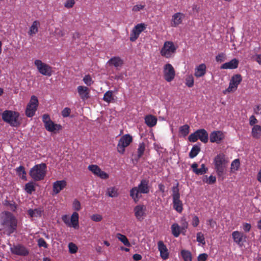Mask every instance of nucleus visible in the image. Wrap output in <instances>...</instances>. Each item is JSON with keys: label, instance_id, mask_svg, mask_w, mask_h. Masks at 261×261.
Listing matches in <instances>:
<instances>
[{"label": "nucleus", "instance_id": "obj_1", "mask_svg": "<svg viewBox=\"0 0 261 261\" xmlns=\"http://www.w3.org/2000/svg\"><path fill=\"white\" fill-rule=\"evenodd\" d=\"M0 222L8 236H10L16 231L18 220L11 212L8 211L3 212L1 217Z\"/></svg>", "mask_w": 261, "mask_h": 261}, {"label": "nucleus", "instance_id": "obj_2", "mask_svg": "<svg viewBox=\"0 0 261 261\" xmlns=\"http://www.w3.org/2000/svg\"><path fill=\"white\" fill-rule=\"evenodd\" d=\"M149 184V180L143 179L137 186L134 187L130 190V197L135 202H138L142 197L143 194H147L149 193L150 187Z\"/></svg>", "mask_w": 261, "mask_h": 261}, {"label": "nucleus", "instance_id": "obj_3", "mask_svg": "<svg viewBox=\"0 0 261 261\" xmlns=\"http://www.w3.org/2000/svg\"><path fill=\"white\" fill-rule=\"evenodd\" d=\"M227 162L223 153L218 154L214 159L215 170L219 179L221 180H223L225 177Z\"/></svg>", "mask_w": 261, "mask_h": 261}, {"label": "nucleus", "instance_id": "obj_4", "mask_svg": "<svg viewBox=\"0 0 261 261\" xmlns=\"http://www.w3.org/2000/svg\"><path fill=\"white\" fill-rule=\"evenodd\" d=\"M2 118L12 127H18L21 124L20 114L16 111L5 110L2 114Z\"/></svg>", "mask_w": 261, "mask_h": 261}, {"label": "nucleus", "instance_id": "obj_5", "mask_svg": "<svg viewBox=\"0 0 261 261\" xmlns=\"http://www.w3.org/2000/svg\"><path fill=\"white\" fill-rule=\"evenodd\" d=\"M46 168L45 163L36 165L30 169L29 174L35 181L43 180L46 175Z\"/></svg>", "mask_w": 261, "mask_h": 261}, {"label": "nucleus", "instance_id": "obj_6", "mask_svg": "<svg viewBox=\"0 0 261 261\" xmlns=\"http://www.w3.org/2000/svg\"><path fill=\"white\" fill-rule=\"evenodd\" d=\"M179 183L177 182L175 186L172 188L173 207L178 213H181L183 211V204L180 199Z\"/></svg>", "mask_w": 261, "mask_h": 261}, {"label": "nucleus", "instance_id": "obj_7", "mask_svg": "<svg viewBox=\"0 0 261 261\" xmlns=\"http://www.w3.org/2000/svg\"><path fill=\"white\" fill-rule=\"evenodd\" d=\"M188 139L191 142H195L199 139L202 142L206 143L208 140V135L205 129H199L190 135Z\"/></svg>", "mask_w": 261, "mask_h": 261}, {"label": "nucleus", "instance_id": "obj_8", "mask_svg": "<svg viewBox=\"0 0 261 261\" xmlns=\"http://www.w3.org/2000/svg\"><path fill=\"white\" fill-rule=\"evenodd\" d=\"M79 214L75 212L72 214L70 220L67 215H63L62 220L64 223L68 227H72L75 229H77L79 227Z\"/></svg>", "mask_w": 261, "mask_h": 261}, {"label": "nucleus", "instance_id": "obj_9", "mask_svg": "<svg viewBox=\"0 0 261 261\" xmlns=\"http://www.w3.org/2000/svg\"><path fill=\"white\" fill-rule=\"evenodd\" d=\"M38 106V100L37 97L33 95L27 106L25 115L28 117H32L35 114Z\"/></svg>", "mask_w": 261, "mask_h": 261}, {"label": "nucleus", "instance_id": "obj_10", "mask_svg": "<svg viewBox=\"0 0 261 261\" xmlns=\"http://www.w3.org/2000/svg\"><path fill=\"white\" fill-rule=\"evenodd\" d=\"M176 48L173 42L166 41L161 50V54L166 58L171 57L175 54Z\"/></svg>", "mask_w": 261, "mask_h": 261}, {"label": "nucleus", "instance_id": "obj_11", "mask_svg": "<svg viewBox=\"0 0 261 261\" xmlns=\"http://www.w3.org/2000/svg\"><path fill=\"white\" fill-rule=\"evenodd\" d=\"M132 141V137L128 134L121 137L117 145V151L119 153L123 154L125 151V148L128 146Z\"/></svg>", "mask_w": 261, "mask_h": 261}, {"label": "nucleus", "instance_id": "obj_12", "mask_svg": "<svg viewBox=\"0 0 261 261\" xmlns=\"http://www.w3.org/2000/svg\"><path fill=\"white\" fill-rule=\"evenodd\" d=\"M146 207L144 204H138L134 207V212L136 219L142 221L146 216Z\"/></svg>", "mask_w": 261, "mask_h": 261}, {"label": "nucleus", "instance_id": "obj_13", "mask_svg": "<svg viewBox=\"0 0 261 261\" xmlns=\"http://www.w3.org/2000/svg\"><path fill=\"white\" fill-rule=\"evenodd\" d=\"M146 28V25L143 23H139L135 25L133 28L130 36V40L132 42L136 41L139 35Z\"/></svg>", "mask_w": 261, "mask_h": 261}, {"label": "nucleus", "instance_id": "obj_14", "mask_svg": "<svg viewBox=\"0 0 261 261\" xmlns=\"http://www.w3.org/2000/svg\"><path fill=\"white\" fill-rule=\"evenodd\" d=\"M241 81L242 77L241 75L236 74L232 76L230 81L229 86L226 90V91L227 92H234L236 90Z\"/></svg>", "mask_w": 261, "mask_h": 261}, {"label": "nucleus", "instance_id": "obj_15", "mask_svg": "<svg viewBox=\"0 0 261 261\" xmlns=\"http://www.w3.org/2000/svg\"><path fill=\"white\" fill-rule=\"evenodd\" d=\"M231 236L234 242L240 246H242L243 243L246 241L247 236L243 232L238 230L234 231Z\"/></svg>", "mask_w": 261, "mask_h": 261}, {"label": "nucleus", "instance_id": "obj_16", "mask_svg": "<svg viewBox=\"0 0 261 261\" xmlns=\"http://www.w3.org/2000/svg\"><path fill=\"white\" fill-rule=\"evenodd\" d=\"M88 169L94 175H97L101 179H106L109 178V175L96 165H90L88 166Z\"/></svg>", "mask_w": 261, "mask_h": 261}, {"label": "nucleus", "instance_id": "obj_17", "mask_svg": "<svg viewBox=\"0 0 261 261\" xmlns=\"http://www.w3.org/2000/svg\"><path fill=\"white\" fill-rule=\"evenodd\" d=\"M11 252L17 255L27 256L29 254V252L25 247L22 245H14L11 247Z\"/></svg>", "mask_w": 261, "mask_h": 261}, {"label": "nucleus", "instance_id": "obj_18", "mask_svg": "<svg viewBox=\"0 0 261 261\" xmlns=\"http://www.w3.org/2000/svg\"><path fill=\"white\" fill-rule=\"evenodd\" d=\"M175 72L173 66H164L163 76L164 79L168 82H171L175 77Z\"/></svg>", "mask_w": 261, "mask_h": 261}, {"label": "nucleus", "instance_id": "obj_19", "mask_svg": "<svg viewBox=\"0 0 261 261\" xmlns=\"http://www.w3.org/2000/svg\"><path fill=\"white\" fill-rule=\"evenodd\" d=\"M224 138V134L220 130L213 131L210 135V140L212 143H219Z\"/></svg>", "mask_w": 261, "mask_h": 261}, {"label": "nucleus", "instance_id": "obj_20", "mask_svg": "<svg viewBox=\"0 0 261 261\" xmlns=\"http://www.w3.org/2000/svg\"><path fill=\"white\" fill-rule=\"evenodd\" d=\"M158 250L160 252L161 258L164 260L167 259L169 257L168 250L166 246L164 244L163 242L160 241L158 243Z\"/></svg>", "mask_w": 261, "mask_h": 261}, {"label": "nucleus", "instance_id": "obj_21", "mask_svg": "<svg viewBox=\"0 0 261 261\" xmlns=\"http://www.w3.org/2000/svg\"><path fill=\"white\" fill-rule=\"evenodd\" d=\"M67 186V182L65 180H57L53 183V192L58 194L63 190Z\"/></svg>", "mask_w": 261, "mask_h": 261}, {"label": "nucleus", "instance_id": "obj_22", "mask_svg": "<svg viewBox=\"0 0 261 261\" xmlns=\"http://www.w3.org/2000/svg\"><path fill=\"white\" fill-rule=\"evenodd\" d=\"M77 90L81 99L86 100L89 98V90L87 87L79 86Z\"/></svg>", "mask_w": 261, "mask_h": 261}, {"label": "nucleus", "instance_id": "obj_23", "mask_svg": "<svg viewBox=\"0 0 261 261\" xmlns=\"http://www.w3.org/2000/svg\"><path fill=\"white\" fill-rule=\"evenodd\" d=\"M45 129L50 132L56 133L62 129V126L60 124H55L53 121H49L48 123L44 125Z\"/></svg>", "mask_w": 261, "mask_h": 261}, {"label": "nucleus", "instance_id": "obj_24", "mask_svg": "<svg viewBox=\"0 0 261 261\" xmlns=\"http://www.w3.org/2000/svg\"><path fill=\"white\" fill-rule=\"evenodd\" d=\"M184 17V15L181 13H176L172 16L171 26L176 27L181 23L182 19Z\"/></svg>", "mask_w": 261, "mask_h": 261}, {"label": "nucleus", "instance_id": "obj_25", "mask_svg": "<svg viewBox=\"0 0 261 261\" xmlns=\"http://www.w3.org/2000/svg\"><path fill=\"white\" fill-rule=\"evenodd\" d=\"M44 212V209L42 207H39L37 208L29 209L28 211V214L30 217H41L42 213Z\"/></svg>", "mask_w": 261, "mask_h": 261}, {"label": "nucleus", "instance_id": "obj_26", "mask_svg": "<svg viewBox=\"0 0 261 261\" xmlns=\"http://www.w3.org/2000/svg\"><path fill=\"white\" fill-rule=\"evenodd\" d=\"M144 120L145 124L150 127L155 126L157 123V118L152 115L146 116Z\"/></svg>", "mask_w": 261, "mask_h": 261}, {"label": "nucleus", "instance_id": "obj_27", "mask_svg": "<svg viewBox=\"0 0 261 261\" xmlns=\"http://www.w3.org/2000/svg\"><path fill=\"white\" fill-rule=\"evenodd\" d=\"M37 68L39 72L43 75L49 76L52 74L51 66H37Z\"/></svg>", "mask_w": 261, "mask_h": 261}, {"label": "nucleus", "instance_id": "obj_28", "mask_svg": "<svg viewBox=\"0 0 261 261\" xmlns=\"http://www.w3.org/2000/svg\"><path fill=\"white\" fill-rule=\"evenodd\" d=\"M251 134L254 138H260L261 137V126L259 125H254L252 128Z\"/></svg>", "mask_w": 261, "mask_h": 261}, {"label": "nucleus", "instance_id": "obj_29", "mask_svg": "<svg viewBox=\"0 0 261 261\" xmlns=\"http://www.w3.org/2000/svg\"><path fill=\"white\" fill-rule=\"evenodd\" d=\"M106 194L112 198L117 197L119 195L118 189L115 187H111L107 189Z\"/></svg>", "mask_w": 261, "mask_h": 261}, {"label": "nucleus", "instance_id": "obj_30", "mask_svg": "<svg viewBox=\"0 0 261 261\" xmlns=\"http://www.w3.org/2000/svg\"><path fill=\"white\" fill-rule=\"evenodd\" d=\"M172 233L174 237L177 238L180 235V233H182L180 227L177 223H173L171 227Z\"/></svg>", "mask_w": 261, "mask_h": 261}, {"label": "nucleus", "instance_id": "obj_31", "mask_svg": "<svg viewBox=\"0 0 261 261\" xmlns=\"http://www.w3.org/2000/svg\"><path fill=\"white\" fill-rule=\"evenodd\" d=\"M198 164L196 163H194L191 165V168L193 172L197 175H203L207 172V170H202L201 168H198Z\"/></svg>", "mask_w": 261, "mask_h": 261}, {"label": "nucleus", "instance_id": "obj_32", "mask_svg": "<svg viewBox=\"0 0 261 261\" xmlns=\"http://www.w3.org/2000/svg\"><path fill=\"white\" fill-rule=\"evenodd\" d=\"M206 66H197L195 69L194 75L197 77L203 76L205 73Z\"/></svg>", "mask_w": 261, "mask_h": 261}, {"label": "nucleus", "instance_id": "obj_33", "mask_svg": "<svg viewBox=\"0 0 261 261\" xmlns=\"http://www.w3.org/2000/svg\"><path fill=\"white\" fill-rule=\"evenodd\" d=\"M116 237L125 246L128 247L131 246L130 242H129L128 239L125 235H123L120 233H118L116 234Z\"/></svg>", "mask_w": 261, "mask_h": 261}, {"label": "nucleus", "instance_id": "obj_34", "mask_svg": "<svg viewBox=\"0 0 261 261\" xmlns=\"http://www.w3.org/2000/svg\"><path fill=\"white\" fill-rule=\"evenodd\" d=\"M108 63L110 65H121L124 64L123 60L119 57L112 58Z\"/></svg>", "mask_w": 261, "mask_h": 261}, {"label": "nucleus", "instance_id": "obj_35", "mask_svg": "<svg viewBox=\"0 0 261 261\" xmlns=\"http://www.w3.org/2000/svg\"><path fill=\"white\" fill-rule=\"evenodd\" d=\"M39 25V22L37 20H35L33 22L31 27L30 28V31L29 32V34L30 35H32L33 34H35L38 31V26Z\"/></svg>", "mask_w": 261, "mask_h": 261}, {"label": "nucleus", "instance_id": "obj_36", "mask_svg": "<svg viewBox=\"0 0 261 261\" xmlns=\"http://www.w3.org/2000/svg\"><path fill=\"white\" fill-rule=\"evenodd\" d=\"M185 84L189 88H191L194 86V80L192 74H187L185 77Z\"/></svg>", "mask_w": 261, "mask_h": 261}, {"label": "nucleus", "instance_id": "obj_37", "mask_svg": "<svg viewBox=\"0 0 261 261\" xmlns=\"http://www.w3.org/2000/svg\"><path fill=\"white\" fill-rule=\"evenodd\" d=\"M200 151V148L199 146L195 145L192 148L190 152H189V157L193 159L196 156Z\"/></svg>", "mask_w": 261, "mask_h": 261}, {"label": "nucleus", "instance_id": "obj_38", "mask_svg": "<svg viewBox=\"0 0 261 261\" xmlns=\"http://www.w3.org/2000/svg\"><path fill=\"white\" fill-rule=\"evenodd\" d=\"M190 132V126L188 124L181 126L179 128V134L183 137L187 136Z\"/></svg>", "mask_w": 261, "mask_h": 261}, {"label": "nucleus", "instance_id": "obj_39", "mask_svg": "<svg viewBox=\"0 0 261 261\" xmlns=\"http://www.w3.org/2000/svg\"><path fill=\"white\" fill-rule=\"evenodd\" d=\"M103 100L107 102L108 103H110L112 100H114L113 97V92L112 91L109 90L106 92L103 95Z\"/></svg>", "mask_w": 261, "mask_h": 261}, {"label": "nucleus", "instance_id": "obj_40", "mask_svg": "<svg viewBox=\"0 0 261 261\" xmlns=\"http://www.w3.org/2000/svg\"><path fill=\"white\" fill-rule=\"evenodd\" d=\"M24 190L27 193L31 194L36 190L35 184H34L33 182H29L27 183L25 185Z\"/></svg>", "mask_w": 261, "mask_h": 261}, {"label": "nucleus", "instance_id": "obj_41", "mask_svg": "<svg viewBox=\"0 0 261 261\" xmlns=\"http://www.w3.org/2000/svg\"><path fill=\"white\" fill-rule=\"evenodd\" d=\"M181 255L184 261H192V254L189 251L186 250H181Z\"/></svg>", "mask_w": 261, "mask_h": 261}, {"label": "nucleus", "instance_id": "obj_42", "mask_svg": "<svg viewBox=\"0 0 261 261\" xmlns=\"http://www.w3.org/2000/svg\"><path fill=\"white\" fill-rule=\"evenodd\" d=\"M4 205L5 206H9L10 210L13 212H15L17 208V204L13 201L6 200L5 201Z\"/></svg>", "mask_w": 261, "mask_h": 261}, {"label": "nucleus", "instance_id": "obj_43", "mask_svg": "<svg viewBox=\"0 0 261 261\" xmlns=\"http://www.w3.org/2000/svg\"><path fill=\"white\" fill-rule=\"evenodd\" d=\"M145 149V144L142 142L140 143L139 145L138 148L137 149V156L138 158L140 159L142 156L144 154V151Z\"/></svg>", "mask_w": 261, "mask_h": 261}, {"label": "nucleus", "instance_id": "obj_44", "mask_svg": "<svg viewBox=\"0 0 261 261\" xmlns=\"http://www.w3.org/2000/svg\"><path fill=\"white\" fill-rule=\"evenodd\" d=\"M240 166V163L239 159H235L231 164V171L234 172L238 170Z\"/></svg>", "mask_w": 261, "mask_h": 261}, {"label": "nucleus", "instance_id": "obj_45", "mask_svg": "<svg viewBox=\"0 0 261 261\" xmlns=\"http://www.w3.org/2000/svg\"><path fill=\"white\" fill-rule=\"evenodd\" d=\"M16 171L19 175H21V178L26 180V172L24 167L22 166H20L16 169Z\"/></svg>", "mask_w": 261, "mask_h": 261}, {"label": "nucleus", "instance_id": "obj_46", "mask_svg": "<svg viewBox=\"0 0 261 261\" xmlns=\"http://www.w3.org/2000/svg\"><path fill=\"white\" fill-rule=\"evenodd\" d=\"M203 181L209 185H212L216 182V178L215 176L211 175L208 177L207 176H205V177L203 179Z\"/></svg>", "mask_w": 261, "mask_h": 261}, {"label": "nucleus", "instance_id": "obj_47", "mask_svg": "<svg viewBox=\"0 0 261 261\" xmlns=\"http://www.w3.org/2000/svg\"><path fill=\"white\" fill-rule=\"evenodd\" d=\"M196 240L198 242L201 243L202 245L205 244L204 235L201 232H199L197 233Z\"/></svg>", "mask_w": 261, "mask_h": 261}, {"label": "nucleus", "instance_id": "obj_48", "mask_svg": "<svg viewBox=\"0 0 261 261\" xmlns=\"http://www.w3.org/2000/svg\"><path fill=\"white\" fill-rule=\"evenodd\" d=\"M226 59V55L224 53H220L218 54L216 57V60L218 63H221L225 61Z\"/></svg>", "mask_w": 261, "mask_h": 261}, {"label": "nucleus", "instance_id": "obj_49", "mask_svg": "<svg viewBox=\"0 0 261 261\" xmlns=\"http://www.w3.org/2000/svg\"><path fill=\"white\" fill-rule=\"evenodd\" d=\"M69 251L70 253H75L78 250L77 247L73 243L68 244Z\"/></svg>", "mask_w": 261, "mask_h": 261}, {"label": "nucleus", "instance_id": "obj_50", "mask_svg": "<svg viewBox=\"0 0 261 261\" xmlns=\"http://www.w3.org/2000/svg\"><path fill=\"white\" fill-rule=\"evenodd\" d=\"M181 226L180 228L181 231H182L183 233L184 234L185 232L186 231V229L188 228V223L186 221V219H182L181 220Z\"/></svg>", "mask_w": 261, "mask_h": 261}, {"label": "nucleus", "instance_id": "obj_51", "mask_svg": "<svg viewBox=\"0 0 261 261\" xmlns=\"http://www.w3.org/2000/svg\"><path fill=\"white\" fill-rule=\"evenodd\" d=\"M38 245L39 247H43L44 248H47L48 247L46 241L43 238H39L38 241Z\"/></svg>", "mask_w": 261, "mask_h": 261}, {"label": "nucleus", "instance_id": "obj_52", "mask_svg": "<svg viewBox=\"0 0 261 261\" xmlns=\"http://www.w3.org/2000/svg\"><path fill=\"white\" fill-rule=\"evenodd\" d=\"M73 208L76 211H79L81 208V205L80 202L77 199H74L73 204H72Z\"/></svg>", "mask_w": 261, "mask_h": 261}, {"label": "nucleus", "instance_id": "obj_53", "mask_svg": "<svg viewBox=\"0 0 261 261\" xmlns=\"http://www.w3.org/2000/svg\"><path fill=\"white\" fill-rule=\"evenodd\" d=\"M239 63V60L236 58L233 59L230 61L228 62H226L222 65L223 66H233V65H238Z\"/></svg>", "mask_w": 261, "mask_h": 261}, {"label": "nucleus", "instance_id": "obj_54", "mask_svg": "<svg viewBox=\"0 0 261 261\" xmlns=\"http://www.w3.org/2000/svg\"><path fill=\"white\" fill-rule=\"evenodd\" d=\"M83 81L87 86H90L93 83L92 79L89 75H85L83 78Z\"/></svg>", "mask_w": 261, "mask_h": 261}, {"label": "nucleus", "instance_id": "obj_55", "mask_svg": "<svg viewBox=\"0 0 261 261\" xmlns=\"http://www.w3.org/2000/svg\"><path fill=\"white\" fill-rule=\"evenodd\" d=\"M199 224V220L198 217L194 215L192 217V225L194 227H196Z\"/></svg>", "mask_w": 261, "mask_h": 261}, {"label": "nucleus", "instance_id": "obj_56", "mask_svg": "<svg viewBox=\"0 0 261 261\" xmlns=\"http://www.w3.org/2000/svg\"><path fill=\"white\" fill-rule=\"evenodd\" d=\"M91 219L93 221L100 222L102 219V217L99 214H94L91 217Z\"/></svg>", "mask_w": 261, "mask_h": 261}, {"label": "nucleus", "instance_id": "obj_57", "mask_svg": "<svg viewBox=\"0 0 261 261\" xmlns=\"http://www.w3.org/2000/svg\"><path fill=\"white\" fill-rule=\"evenodd\" d=\"M50 116L48 114H45L42 116V121L44 123V125H45L47 123H49V121H51Z\"/></svg>", "mask_w": 261, "mask_h": 261}, {"label": "nucleus", "instance_id": "obj_58", "mask_svg": "<svg viewBox=\"0 0 261 261\" xmlns=\"http://www.w3.org/2000/svg\"><path fill=\"white\" fill-rule=\"evenodd\" d=\"M71 110L69 108H65L62 111V115L63 117H67L70 115Z\"/></svg>", "mask_w": 261, "mask_h": 261}, {"label": "nucleus", "instance_id": "obj_59", "mask_svg": "<svg viewBox=\"0 0 261 261\" xmlns=\"http://www.w3.org/2000/svg\"><path fill=\"white\" fill-rule=\"evenodd\" d=\"M74 4V0H67L65 3L64 6L67 8H71L73 7Z\"/></svg>", "mask_w": 261, "mask_h": 261}, {"label": "nucleus", "instance_id": "obj_60", "mask_svg": "<svg viewBox=\"0 0 261 261\" xmlns=\"http://www.w3.org/2000/svg\"><path fill=\"white\" fill-rule=\"evenodd\" d=\"M56 35L59 37H63L65 35V33L64 30L60 29L59 28H56L55 31Z\"/></svg>", "mask_w": 261, "mask_h": 261}, {"label": "nucleus", "instance_id": "obj_61", "mask_svg": "<svg viewBox=\"0 0 261 261\" xmlns=\"http://www.w3.org/2000/svg\"><path fill=\"white\" fill-rule=\"evenodd\" d=\"M145 5H137L133 7L132 10L134 12L139 11L140 10H142L144 8Z\"/></svg>", "mask_w": 261, "mask_h": 261}, {"label": "nucleus", "instance_id": "obj_62", "mask_svg": "<svg viewBox=\"0 0 261 261\" xmlns=\"http://www.w3.org/2000/svg\"><path fill=\"white\" fill-rule=\"evenodd\" d=\"M207 255L206 253H202L198 256V261H205L207 258Z\"/></svg>", "mask_w": 261, "mask_h": 261}, {"label": "nucleus", "instance_id": "obj_63", "mask_svg": "<svg viewBox=\"0 0 261 261\" xmlns=\"http://www.w3.org/2000/svg\"><path fill=\"white\" fill-rule=\"evenodd\" d=\"M243 229L245 232H248L250 230L251 228V226L250 224L247 223H243Z\"/></svg>", "mask_w": 261, "mask_h": 261}, {"label": "nucleus", "instance_id": "obj_64", "mask_svg": "<svg viewBox=\"0 0 261 261\" xmlns=\"http://www.w3.org/2000/svg\"><path fill=\"white\" fill-rule=\"evenodd\" d=\"M257 122V120L256 119L254 116L252 115L249 118V124L252 126L254 125Z\"/></svg>", "mask_w": 261, "mask_h": 261}]
</instances>
